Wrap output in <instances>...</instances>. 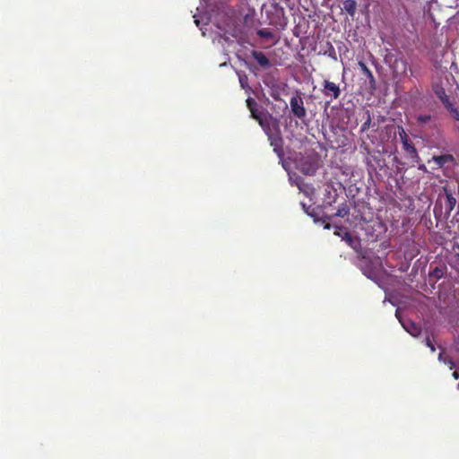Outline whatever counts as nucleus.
<instances>
[{
	"label": "nucleus",
	"instance_id": "f03ea898",
	"mask_svg": "<svg viewBox=\"0 0 459 459\" xmlns=\"http://www.w3.org/2000/svg\"><path fill=\"white\" fill-rule=\"evenodd\" d=\"M268 93L273 99V100L279 102L278 107L282 111L287 109V103L285 102V98L287 97V90L285 83L273 82L272 85L269 86Z\"/></svg>",
	"mask_w": 459,
	"mask_h": 459
},
{
	"label": "nucleus",
	"instance_id": "4468645a",
	"mask_svg": "<svg viewBox=\"0 0 459 459\" xmlns=\"http://www.w3.org/2000/svg\"><path fill=\"white\" fill-rule=\"evenodd\" d=\"M349 213L350 207L346 203H343L338 207L334 215L337 217L344 218L345 216L349 215Z\"/></svg>",
	"mask_w": 459,
	"mask_h": 459
},
{
	"label": "nucleus",
	"instance_id": "bb28decb",
	"mask_svg": "<svg viewBox=\"0 0 459 459\" xmlns=\"http://www.w3.org/2000/svg\"><path fill=\"white\" fill-rule=\"evenodd\" d=\"M194 18H195V23L197 26H199V20H198V19H196V17H195V16H194Z\"/></svg>",
	"mask_w": 459,
	"mask_h": 459
},
{
	"label": "nucleus",
	"instance_id": "4be33fe9",
	"mask_svg": "<svg viewBox=\"0 0 459 459\" xmlns=\"http://www.w3.org/2000/svg\"><path fill=\"white\" fill-rule=\"evenodd\" d=\"M451 114L455 120H459V111L456 108L453 110Z\"/></svg>",
	"mask_w": 459,
	"mask_h": 459
},
{
	"label": "nucleus",
	"instance_id": "20e7f679",
	"mask_svg": "<svg viewBox=\"0 0 459 459\" xmlns=\"http://www.w3.org/2000/svg\"><path fill=\"white\" fill-rule=\"evenodd\" d=\"M299 169L307 175H313L318 168V159L315 155L307 157V160H300Z\"/></svg>",
	"mask_w": 459,
	"mask_h": 459
},
{
	"label": "nucleus",
	"instance_id": "f3484780",
	"mask_svg": "<svg viewBox=\"0 0 459 459\" xmlns=\"http://www.w3.org/2000/svg\"><path fill=\"white\" fill-rule=\"evenodd\" d=\"M432 119L430 115H419L416 117L417 123L420 126H423Z\"/></svg>",
	"mask_w": 459,
	"mask_h": 459
},
{
	"label": "nucleus",
	"instance_id": "aec40b11",
	"mask_svg": "<svg viewBox=\"0 0 459 459\" xmlns=\"http://www.w3.org/2000/svg\"><path fill=\"white\" fill-rule=\"evenodd\" d=\"M257 33L262 38H271L273 36L272 32H270L266 29L259 30Z\"/></svg>",
	"mask_w": 459,
	"mask_h": 459
},
{
	"label": "nucleus",
	"instance_id": "0eeeda50",
	"mask_svg": "<svg viewBox=\"0 0 459 459\" xmlns=\"http://www.w3.org/2000/svg\"><path fill=\"white\" fill-rule=\"evenodd\" d=\"M343 10L351 16L354 17L357 10V2L355 0H344Z\"/></svg>",
	"mask_w": 459,
	"mask_h": 459
},
{
	"label": "nucleus",
	"instance_id": "a211bd4d",
	"mask_svg": "<svg viewBox=\"0 0 459 459\" xmlns=\"http://www.w3.org/2000/svg\"><path fill=\"white\" fill-rule=\"evenodd\" d=\"M399 138H400L402 143H407L410 141L408 134H406L405 130L403 127H399Z\"/></svg>",
	"mask_w": 459,
	"mask_h": 459
},
{
	"label": "nucleus",
	"instance_id": "f8f14e48",
	"mask_svg": "<svg viewBox=\"0 0 459 459\" xmlns=\"http://www.w3.org/2000/svg\"><path fill=\"white\" fill-rule=\"evenodd\" d=\"M403 149L411 158L418 156V152L415 146L410 141L403 143Z\"/></svg>",
	"mask_w": 459,
	"mask_h": 459
},
{
	"label": "nucleus",
	"instance_id": "1a4fd4ad",
	"mask_svg": "<svg viewBox=\"0 0 459 459\" xmlns=\"http://www.w3.org/2000/svg\"><path fill=\"white\" fill-rule=\"evenodd\" d=\"M403 326L412 336H418L420 333V327L413 322L403 323Z\"/></svg>",
	"mask_w": 459,
	"mask_h": 459
},
{
	"label": "nucleus",
	"instance_id": "6ab92c4d",
	"mask_svg": "<svg viewBox=\"0 0 459 459\" xmlns=\"http://www.w3.org/2000/svg\"><path fill=\"white\" fill-rule=\"evenodd\" d=\"M370 125H371V117L368 114L367 120L361 126V131L364 132L366 130H368L370 127Z\"/></svg>",
	"mask_w": 459,
	"mask_h": 459
},
{
	"label": "nucleus",
	"instance_id": "cd10ccee",
	"mask_svg": "<svg viewBox=\"0 0 459 459\" xmlns=\"http://www.w3.org/2000/svg\"><path fill=\"white\" fill-rule=\"evenodd\" d=\"M241 85L243 86V83H245V81H243L242 78L239 79Z\"/></svg>",
	"mask_w": 459,
	"mask_h": 459
},
{
	"label": "nucleus",
	"instance_id": "f257e3e1",
	"mask_svg": "<svg viewBox=\"0 0 459 459\" xmlns=\"http://www.w3.org/2000/svg\"><path fill=\"white\" fill-rule=\"evenodd\" d=\"M267 135L271 142V145L273 146V151L277 153L280 163L287 171V161L283 158V138L281 134L279 123L277 121L272 122L271 126L268 127Z\"/></svg>",
	"mask_w": 459,
	"mask_h": 459
},
{
	"label": "nucleus",
	"instance_id": "393cba45",
	"mask_svg": "<svg viewBox=\"0 0 459 459\" xmlns=\"http://www.w3.org/2000/svg\"><path fill=\"white\" fill-rule=\"evenodd\" d=\"M453 377L455 379H458L459 378V373L457 371H454L453 374H452Z\"/></svg>",
	"mask_w": 459,
	"mask_h": 459
},
{
	"label": "nucleus",
	"instance_id": "7ed1b4c3",
	"mask_svg": "<svg viewBox=\"0 0 459 459\" xmlns=\"http://www.w3.org/2000/svg\"><path fill=\"white\" fill-rule=\"evenodd\" d=\"M290 108L292 115L298 118L301 124L307 126V110L304 107V102L300 92H297L295 96L291 97Z\"/></svg>",
	"mask_w": 459,
	"mask_h": 459
},
{
	"label": "nucleus",
	"instance_id": "473e14b6",
	"mask_svg": "<svg viewBox=\"0 0 459 459\" xmlns=\"http://www.w3.org/2000/svg\"><path fill=\"white\" fill-rule=\"evenodd\" d=\"M458 388H459V383H458Z\"/></svg>",
	"mask_w": 459,
	"mask_h": 459
},
{
	"label": "nucleus",
	"instance_id": "c756f323",
	"mask_svg": "<svg viewBox=\"0 0 459 459\" xmlns=\"http://www.w3.org/2000/svg\"><path fill=\"white\" fill-rule=\"evenodd\" d=\"M251 113L253 114V116H254L255 117H255V112H254V110H253L252 108H251Z\"/></svg>",
	"mask_w": 459,
	"mask_h": 459
},
{
	"label": "nucleus",
	"instance_id": "5701e85b",
	"mask_svg": "<svg viewBox=\"0 0 459 459\" xmlns=\"http://www.w3.org/2000/svg\"><path fill=\"white\" fill-rule=\"evenodd\" d=\"M441 102L443 103V105L446 107L449 104H451L452 102L450 101V99L448 96H446V98L442 99L441 100Z\"/></svg>",
	"mask_w": 459,
	"mask_h": 459
},
{
	"label": "nucleus",
	"instance_id": "7c9ffc66",
	"mask_svg": "<svg viewBox=\"0 0 459 459\" xmlns=\"http://www.w3.org/2000/svg\"><path fill=\"white\" fill-rule=\"evenodd\" d=\"M247 103H248V105H250L251 100H247Z\"/></svg>",
	"mask_w": 459,
	"mask_h": 459
},
{
	"label": "nucleus",
	"instance_id": "2f4dec72",
	"mask_svg": "<svg viewBox=\"0 0 459 459\" xmlns=\"http://www.w3.org/2000/svg\"><path fill=\"white\" fill-rule=\"evenodd\" d=\"M292 157L289 154L288 160H291Z\"/></svg>",
	"mask_w": 459,
	"mask_h": 459
},
{
	"label": "nucleus",
	"instance_id": "6e6552de",
	"mask_svg": "<svg viewBox=\"0 0 459 459\" xmlns=\"http://www.w3.org/2000/svg\"><path fill=\"white\" fill-rule=\"evenodd\" d=\"M252 56L262 67H266L269 65V59L264 53L260 51H253Z\"/></svg>",
	"mask_w": 459,
	"mask_h": 459
},
{
	"label": "nucleus",
	"instance_id": "9b49d317",
	"mask_svg": "<svg viewBox=\"0 0 459 459\" xmlns=\"http://www.w3.org/2000/svg\"><path fill=\"white\" fill-rule=\"evenodd\" d=\"M453 156L450 154H445L440 156H434L433 160L438 167L444 166L446 162L453 160Z\"/></svg>",
	"mask_w": 459,
	"mask_h": 459
},
{
	"label": "nucleus",
	"instance_id": "c85d7f7f",
	"mask_svg": "<svg viewBox=\"0 0 459 459\" xmlns=\"http://www.w3.org/2000/svg\"><path fill=\"white\" fill-rule=\"evenodd\" d=\"M241 85L243 86V83H245V81H243L242 78L239 79Z\"/></svg>",
	"mask_w": 459,
	"mask_h": 459
},
{
	"label": "nucleus",
	"instance_id": "b1692460",
	"mask_svg": "<svg viewBox=\"0 0 459 459\" xmlns=\"http://www.w3.org/2000/svg\"><path fill=\"white\" fill-rule=\"evenodd\" d=\"M445 108H446L450 113H452V112H453V110L455 108V107L454 106V104H453V103H451V104H449V105L446 106Z\"/></svg>",
	"mask_w": 459,
	"mask_h": 459
},
{
	"label": "nucleus",
	"instance_id": "412c9836",
	"mask_svg": "<svg viewBox=\"0 0 459 459\" xmlns=\"http://www.w3.org/2000/svg\"><path fill=\"white\" fill-rule=\"evenodd\" d=\"M425 343L426 345L430 349L431 351H436V347L435 345L433 344L431 339L429 336H427L426 339H425Z\"/></svg>",
	"mask_w": 459,
	"mask_h": 459
},
{
	"label": "nucleus",
	"instance_id": "a878e982",
	"mask_svg": "<svg viewBox=\"0 0 459 459\" xmlns=\"http://www.w3.org/2000/svg\"><path fill=\"white\" fill-rule=\"evenodd\" d=\"M332 0H323V3H324V5H329V2H331Z\"/></svg>",
	"mask_w": 459,
	"mask_h": 459
},
{
	"label": "nucleus",
	"instance_id": "423d86ee",
	"mask_svg": "<svg viewBox=\"0 0 459 459\" xmlns=\"http://www.w3.org/2000/svg\"><path fill=\"white\" fill-rule=\"evenodd\" d=\"M323 93L326 97H331L333 100H336L341 95V90L337 84L328 80H325L323 82Z\"/></svg>",
	"mask_w": 459,
	"mask_h": 459
},
{
	"label": "nucleus",
	"instance_id": "2eb2a0df",
	"mask_svg": "<svg viewBox=\"0 0 459 459\" xmlns=\"http://www.w3.org/2000/svg\"><path fill=\"white\" fill-rule=\"evenodd\" d=\"M432 90L436 96L441 100L442 99L446 98L447 95L446 93V90L444 87L438 83H436L432 86Z\"/></svg>",
	"mask_w": 459,
	"mask_h": 459
},
{
	"label": "nucleus",
	"instance_id": "39448f33",
	"mask_svg": "<svg viewBox=\"0 0 459 459\" xmlns=\"http://www.w3.org/2000/svg\"><path fill=\"white\" fill-rule=\"evenodd\" d=\"M391 68L396 74H406L408 69L411 72V76L413 74L411 69L409 68L407 60L403 56L395 58L394 63L391 65Z\"/></svg>",
	"mask_w": 459,
	"mask_h": 459
},
{
	"label": "nucleus",
	"instance_id": "9d476101",
	"mask_svg": "<svg viewBox=\"0 0 459 459\" xmlns=\"http://www.w3.org/2000/svg\"><path fill=\"white\" fill-rule=\"evenodd\" d=\"M359 65L363 74L369 80L370 84L375 85L376 80L370 69L363 62H359Z\"/></svg>",
	"mask_w": 459,
	"mask_h": 459
},
{
	"label": "nucleus",
	"instance_id": "ddd939ff",
	"mask_svg": "<svg viewBox=\"0 0 459 459\" xmlns=\"http://www.w3.org/2000/svg\"><path fill=\"white\" fill-rule=\"evenodd\" d=\"M455 204H456L455 198L453 196V195L451 193H448L446 190V209L448 212H451L455 208Z\"/></svg>",
	"mask_w": 459,
	"mask_h": 459
},
{
	"label": "nucleus",
	"instance_id": "dca6fc26",
	"mask_svg": "<svg viewBox=\"0 0 459 459\" xmlns=\"http://www.w3.org/2000/svg\"><path fill=\"white\" fill-rule=\"evenodd\" d=\"M438 359L440 361H442L443 363H445L446 365H447L450 369H453L455 368V364L453 361V359L450 357L446 356L445 352L443 351L439 353Z\"/></svg>",
	"mask_w": 459,
	"mask_h": 459
}]
</instances>
